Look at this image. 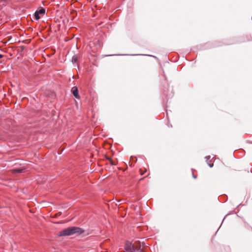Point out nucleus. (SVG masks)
<instances>
[{
  "mask_svg": "<svg viewBox=\"0 0 252 252\" xmlns=\"http://www.w3.org/2000/svg\"><path fill=\"white\" fill-rule=\"evenodd\" d=\"M149 56H152V57H155V58H156V57H155L154 56H152V55H149Z\"/></svg>",
  "mask_w": 252,
  "mask_h": 252,
  "instance_id": "obj_15",
  "label": "nucleus"
},
{
  "mask_svg": "<svg viewBox=\"0 0 252 252\" xmlns=\"http://www.w3.org/2000/svg\"><path fill=\"white\" fill-rule=\"evenodd\" d=\"M163 76H164V77L165 78V80H167V77H166L165 74H164V72H163Z\"/></svg>",
  "mask_w": 252,
  "mask_h": 252,
  "instance_id": "obj_12",
  "label": "nucleus"
},
{
  "mask_svg": "<svg viewBox=\"0 0 252 252\" xmlns=\"http://www.w3.org/2000/svg\"><path fill=\"white\" fill-rule=\"evenodd\" d=\"M8 0H0V1L4 3H7Z\"/></svg>",
  "mask_w": 252,
  "mask_h": 252,
  "instance_id": "obj_11",
  "label": "nucleus"
},
{
  "mask_svg": "<svg viewBox=\"0 0 252 252\" xmlns=\"http://www.w3.org/2000/svg\"><path fill=\"white\" fill-rule=\"evenodd\" d=\"M125 250L126 252H141V246L137 249H135L132 243L128 241L126 242L125 245Z\"/></svg>",
  "mask_w": 252,
  "mask_h": 252,
  "instance_id": "obj_2",
  "label": "nucleus"
},
{
  "mask_svg": "<svg viewBox=\"0 0 252 252\" xmlns=\"http://www.w3.org/2000/svg\"><path fill=\"white\" fill-rule=\"evenodd\" d=\"M45 12L46 9L43 7H41L39 10H36L34 13V16L35 20H38L40 19V17L39 16V14H44Z\"/></svg>",
  "mask_w": 252,
  "mask_h": 252,
  "instance_id": "obj_3",
  "label": "nucleus"
},
{
  "mask_svg": "<svg viewBox=\"0 0 252 252\" xmlns=\"http://www.w3.org/2000/svg\"><path fill=\"white\" fill-rule=\"evenodd\" d=\"M3 57V55H1V54H0V59H1Z\"/></svg>",
  "mask_w": 252,
  "mask_h": 252,
  "instance_id": "obj_14",
  "label": "nucleus"
},
{
  "mask_svg": "<svg viewBox=\"0 0 252 252\" xmlns=\"http://www.w3.org/2000/svg\"><path fill=\"white\" fill-rule=\"evenodd\" d=\"M85 232L83 228L77 226H70L63 229L57 235L58 237L71 236L76 233L82 234Z\"/></svg>",
  "mask_w": 252,
  "mask_h": 252,
  "instance_id": "obj_1",
  "label": "nucleus"
},
{
  "mask_svg": "<svg viewBox=\"0 0 252 252\" xmlns=\"http://www.w3.org/2000/svg\"><path fill=\"white\" fill-rule=\"evenodd\" d=\"M118 56H126V55H130V56H145L144 54H118Z\"/></svg>",
  "mask_w": 252,
  "mask_h": 252,
  "instance_id": "obj_7",
  "label": "nucleus"
},
{
  "mask_svg": "<svg viewBox=\"0 0 252 252\" xmlns=\"http://www.w3.org/2000/svg\"><path fill=\"white\" fill-rule=\"evenodd\" d=\"M172 92H173V89H171V94H165L166 95V97L167 98H171V97H172L173 96V94Z\"/></svg>",
  "mask_w": 252,
  "mask_h": 252,
  "instance_id": "obj_8",
  "label": "nucleus"
},
{
  "mask_svg": "<svg viewBox=\"0 0 252 252\" xmlns=\"http://www.w3.org/2000/svg\"><path fill=\"white\" fill-rule=\"evenodd\" d=\"M166 92L165 90L164 89V92L165 93Z\"/></svg>",
  "mask_w": 252,
  "mask_h": 252,
  "instance_id": "obj_16",
  "label": "nucleus"
},
{
  "mask_svg": "<svg viewBox=\"0 0 252 252\" xmlns=\"http://www.w3.org/2000/svg\"><path fill=\"white\" fill-rule=\"evenodd\" d=\"M71 92L72 93L73 96L77 99H79L80 98V95L79 94V91L77 87L74 86L72 88L71 90Z\"/></svg>",
  "mask_w": 252,
  "mask_h": 252,
  "instance_id": "obj_4",
  "label": "nucleus"
},
{
  "mask_svg": "<svg viewBox=\"0 0 252 252\" xmlns=\"http://www.w3.org/2000/svg\"><path fill=\"white\" fill-rule=\"evenodd\" d=\"M211 157L210 156H206L205 158H206V162H208V160Z\"/></svg>",
  "mask_w": 252,
  "mask_h": 252,
  "instance_id": "obj_10",
  "label": "nucleus"
},
{
  "mask_svg": "<svg viewBox=\"0 0 252 252\" xmlns=\"http://www.w3.org/2000/svg\"><path fill=\"white\" fill-rule=\"evenodd\" d=\"M207 163L210 167H212L213 166V163H211L210 162H207Z\"/></svg>",
  "mask_w": 252,
  "mask_h": 252,
  "instance_id": "obj_9",
  "label": "nucleus"
},
{
  "mask_svg": "<svg viewBox=\"0 0 252 252\" xmlns=\"http://www.w3.org/2000/svg\"><path fill=\"white\" fill-rule=\"evenodd\" d=\"M78 61V57L76 55L73 56L71 59V62L73 63H76Z\"/></svg>",
  "mask_w": 252,
  "mask_h": 252,
  "instance_id": "obj_5",
  "label": "nucleus"
},
{
  "mask_svg": "<svg viewBox=\"0 0 252 252\" xmlns=\"http://www.w3.org/2000/svg\"><path fill=\"white\" fill-rule=\"evenodd\" d=\"M192 177L194 178V179H196L197 178L196 176L193 173H192Z\"/></svg>",
  "mask_w": 252,
  "mask_h": 252,
  "instance_id": "obj_13",
  "label": "nucleus"
},
{
  "mask_svg": "<svg viewBox=\"0 0 252 252\" xmlns=\"http://www.w3.org/2000/svg\"><path fill=\"white\" fill-rule=\"evenodd\" d=\"M24 170L23 168H17L14 170L15 173H22Z\"/></svg>",
  "mask_w": 252,
  "mask_h": 252,
  "instance_id": "obj_6",
  "label": "nucleus"
}]
</instances>
